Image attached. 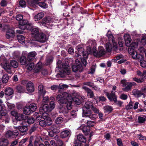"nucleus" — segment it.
Wrapping results in <instances>:
<instances>
[{
    "label": "nucleus",
    "instance_id": "1",
    "mask_svg": "<svg viewBox=\"0 0 146 146\" xmlns=\"http://www.w3.org/2000/svg\"><path fill=\"white\" fill-rule=\"evenodd\" d=\"M54 103L53 101H51L50 106L47 104H44L40 108L39 111L40 114H44L46 112H49L52 111L55 107Z\"/></svg>",
    "mask_w": 146,
    "mask_h": 146
},
{
    "label": "nucleus",
    "instance_id": "2",
    "mask_svg": "<svg viewBox=\"0 0 146 146\" xmlns=\"http://www.w3.org/2000/svg\"><path fill=\"white\" fill-rule=\"evenodd\" d=\"M70 95L67 92H64L62 94H58L57 96L56 99L58 101L62 104H66L68 100L71 97Z\"/></svg>",
    "mask_w": 146,
    "mask_h": 146
},
{
    "label": "nucleus",
    "instance_id": "3",
    "mask_svg": "<svg viewBox=\"0 0 146 146\" xmlns=\"http://www.w3.org/2000/svg\"><path fill=\"white\" fill-rule=\"evenodd\" d=\"M32 25V23H29L27 19H23L19 21V27L23 30H25L26 29L30 30L31 27Z\"/></svg>",
    "mask_w": 146,
    "mask_h": 146
},
{
    "label": "nucleus",
    "instance_id": "4",
    "mask_svg": "<svg viewBox=\"0 0 146 146\" xmlns=\"http://www.w3.org/2000/svg\"><path fill=\"white\" fill-rule=\"evenodd\" d=\"M83 111L82 115L83 117L88 118L92 120H94L96 118V115L92 114L91 111H87L85 108H83Z\"/></svg>",
    "mask_w": 146,
    "mask_h": 146
},
{
    "label": "nucleus",
    "instance_id": "5",
    "mask_svg": "<svg viewBox=\"0 0 146 146\" xmlns=\"http://www.w3.org/2000/svg\"><path fill=\"white\" fill-rule=\"evenodd\" d=\"M128 50L129 54L133 59L136 58L140 60L142 58H144L141 55L137 54V52L131 48H129Z\"/></svg>",
    "mask_w": 146,
    "mask_h": 146
},
{
    "label": "nucleus",
    "instance_id": "6",
    "mask_svg": "<svg viewBox=\"0 0 146 146\" xmlns=\"http://www.w3.org/2000/svg\"><path fill=\"white\" fill-rule=\"evenodd\" d=\"M83 108H85V110L91 109L95 113L99 112V110L96 108L94 107L92 103L90 101L87 102L85 103L84 107Z\"/></svg>",
    "mask_w": 146,
    "mask_h": 146
},
{
    "label": "nucleus",
    "instance_id": "7",
    "mask_svg": "<svg viewBox=\"0 0 146 146\" xmlns=\"http://www.w3.org/2000/svg\"><path fill=\"white\" fill-rule=\"evenodd\" d=\"M19 134L17 131H14L10 130L7 131L5 133V137L8 139H13L15 138Z\"/></svg>",
    "mask_w": 146,
    "mask_h": 146
},
{
    "label": "nucleus",
    "instance_id": "8",
    "mask_svg": "<svg viewBox=\"0 0 146 146\" xmlns=\"http://www.w3.org/2000/svg\"><path fill=\"white\" fill-rule=\"evenodd\" d=\"M60 68V71L63 74H66L67 75L70 74V67L69 66L64 64L60 65L59 66Z\"/></svg>",
    "mask_w": 146,
    "mask_h": 146
},
{
    "label": "nucleus",
    "instance_id": "9",
    "mask_svg": "<svg viewBox=\"0 0 146 146\" xmlns=\"http://www.w3.org/2000/svg\"><path fill=\"white\" fill-rule=\"evenodd\" d=\"M2 68H3L8 73L12 74L14 73L12 70V68L9 66V64L7 63H2L1 64Z\"/></svg>",
    "mask_w": 146,
    "mask_h": 146
},
{
    "label": "nucleus",
    "instance_id": "10",
    "mask_svg": "<svg viewBox=\"0 0 146 146\" xmlns=\"http://www.w3.org/2000/svg\"><path fill=\"white\" fill-rule=\"evenodd\" d=\"M63 126V125L62 124L53 125L50 127V130L53 131L55 133H58L60 131V129L62 128Z\"/></svg>",
    "mask_w": 146,
    "mask_h": 146
},
{
    "label": "nucleus",
    "instance_id": "11",
    "mask_svg": "<svg viewBox=\"0 0 146 146\" xmlns=\"http://www.w3.org/2000/svg\"><path fill=\"white\" fill-rule=\"evenodd\" d=\"M136 85V83L134 82H127L126 86H124L125 87L122 88V90L125 92H128L131 90L132 86H135Z\"/></svg>",
    "mask_w": 146,
    "mask_h": 146
},
{
    "label": "nucleus",
    "instance_id": "12",
    "mask_svg": "<svg viewBox=\"0 0 146 146\" xmlns=\"http://www.w3.org/2000/svg\"><path fill=\"white\" fill-rule=\"evenodd\" d=\"M36 39V40L42 43L44 42L47 40L46 35L43 33H40Z\"/></svg>",
    "mask_w": 146,
    "mask_h": 146
},
{
    "label": "nucleus",
    "instance_id": "13",
    "mask_svg": "<svg viewBox=\"0 0 146 146\" xmlns=\"http://www.w3.org/2000/svg\"><path fill=\"white\" fill-rule=\"evenodd\" d=\"M107 36L109 39V42H111L113 45V48L115 49H117V46L116 43L115 42L114 38L111 34H109L108 33H107Z\"/></svg>",
    "mask_w": 146,
    "mask_h": 146
},
{
    "label": "nucleus",
    "instance_id": "14",
    "mask_svg": "<svg viewBox=\"0 0 146 146\" xmlns=\"http://www.w3.org/2000/svg\"><path fill=\"white\" fill-rule=\"evenodd\" d=\"M124 38L126 46L130 48L132 43L130 35L127 34H125L124 36Z\"/></svg>",
    "mask_w": 146,
    "mask_h": 146
},
{
    "label": "nucleus",
    "instance_id": "15",
    "mask_svg": "<svg viewBox=\"0 0 146 146\" xmlns=\"http://www.w3.org/2000/svg\"><path fill=\"white\" fill-rule=\"evenodd\" d=\"M76 48L80 55H82L83 57L85 58L88 57V53H87L86 51L84 50V49L82 47L78 46L76 47Z\"/></svg>",
    "mask_w": 146,
    "mask_h": 146
},
{
    "label": "nucleus",
    "instance_id": "16",
    "mask_svg": "<svg viewBox=\"0 0 146 146\" xmlns=\"http://www.w3.org/2000/svg\"><path fill=\"white\" fill-rule=\"evenodd\" d=\"M106 95L107 96L108 98L111 101H114L115 98H116L117 97L115 95V92L112 91L111 93H109L106 91H104Z\"/></svg>",
    "mask_w": 146,
    "mask_h": 146
},
{
    "label": "nucleus",
    "instance_id": "17",
    "mask_svg": "<svg viewBox=\"0 0 146 146\" xmlns=\"http://www.w3.org/2000/svg\"><path fill=\"white\" fill-rule=\"evenodd\" d=\"M76 62H78V64H76L75 65H74L72 66V70L74 72H76L78 70L80 71V69L82 67L81 64L80 62L78 60H76Z\"/></svg>",
    "mask_w": 146,
    "mask_h": 146
},
{
    "label": "nucleus",
    "instance_id": "18",
    "mask_svg": "<svg viewBox=\"0 0 146 146\" xmlns=\"http://www.w3.org/2000/svg\"><path fill=\"white\" fill-rule=\"evenodd\" d=\"M27 90L29 92H33L34 91V85L32 82H28L27 86Z\"/></svg>",
    "mask_w": 146,
    "mask_h": 146
},
{
    "label": "nucleus",
    "instance_id": "19",
    "mask_svg": "<svg viewBox=\"0 0 146 146\" xmlns=\"http://www.w3.org/2000/svg\"><path fill=\"white\" fill-rule=\"evenodd\" d=\"M83 89H84L87 93L88 96H89L90 98H92L94 96L93 92L92 90L86 86H83L82 87Z\"/></svg>",
    "mask_w": 146,
    "mask_h": 146
},
{
    "label": "nucleus",
    "instance_id": "20",
    "mask_svg": "<svg viewBox=\"0 0 146 146\" xmlns=\"http://www.w3.org/2000/svg\"><path fill=\"white\" fill-rule=\"evenodd\" d=\"M36 53L35 52H31L29 53L28 54L27 60L29 61L33 60L35 58Z\"/></svg>",
    "mask_w": 146,
    "mask_h": 146
},
{
    "label": "nucleus",
    "instance_id": "21",
    "mask_svg": "<svg viewBox=\"0 0 146 146\" xmlns=\"http://www.w3.org/2000/svg\"><path fill=\"white\" fill-rule=\"evenodd\" d=\"M80 128L82 130L83 132L85 135H88L90 131V128L89 127L82 125L80 127Z\"/></svg>",
    "mask_w": 146,
    "mask_h": 146
},
{
    "label": "nucleus",
    "instance_id": "22",
    "mask_svg": "<svg viewBox=\"0 0 146 146\" xmlns=\"http://www.w3.org/2000/svg\"><path fill=\"white\" fill-rule=\"evenodd\" d=\"M20 62L22 65H25L26 66L29 64L27 61L26 57L23 55L21 56L20 58Z\"/></svg>",
    "mask_w": 146,
    "mask_h": 146
},
{
    "label": "nucleus",
    "instance_id": "23",
    "mask_svg": "<svg viewBox=\"0 0 146 146\" xmlns=\"http://www.w3.org/2000/svg\"><path fill=\"white\" fill-rule=\"evenodd\" d=\"M38 93L40 96H44L46 93L45 90L44 89L43 86L42 85L39 86L38 88Z\"/></svg>",
    "mask_w": 146,
    "mask_h": 146
},
{
    "label": "nucleus",
    "instance_id": "24",
    "mask_svg": "<svg viewBox=\"0 0 146 146\" xmlns=\"http://www.w3.org/2000/svg\"><path fill=\"white\" fill-rule=\"evenodd\" d=\"M9 144V141L8 139L4 138L1 137L0 139V145L2 146H7Z\"/></svg>",
    "mask_w": 146,
    "mask_h": 146
},
{
    "label": "nucleus",
    "instance_id": "25",
    "mask_svg": "<svg viewBox=\"0 0 146 146\" xmlns=\"http://www.w3.org/2000/svg\"><path fill=\"white\" fill-rule=\"evenodd\" d=\"M70 133L68 130H65L62 131L60 134V137L62 138H65L70 136Z\"/></svg>",
    "mask_w": 146,
    "mask_h": 146
},
{
    "label": "nucleus",
    "instance_id": "26",
    "mask_svg": "<svg viewBox=\"0 0 146 146\" xmlns=\"http://www.w3.org/2000/svg\"><path fill=\"white\" fill-rule=\"evenodd\" d=\"M4 92L5 95L8 96L12 95L14 93L13 89L10 87H8L5 89Z\"/></svg>",
    "mask_w": 146,
    "mask_h": 146
},
{
    "label": "nucleus",
    "instance_id": "27",
    "mask_svg": "<svg viewBox=\"0 0 146 146\" xmlns=\"http://www.w3.org/2000/svg\"><path fill=\"white\" fill-rule=\"evenodd\" d=\"M72 97H70V98L68 100L66 104V107L67 109L68 110H70L72 108Z\"/></svg>",
    "mask_w": 146,
    "mask_h": 146
},
{
    "label": "nucleus",
    "instance_id": "28",
    "mask_svg": "<svg viewBox=\"0 0 146 146\" xmlns=\"http://www.w3.org/2000/svg\"><path fill=\"white\" fill-rule=\"evenodd\" d=\"M39 33L38 29L36 28L33 29L31 32V34L32 36L35 37V38Z\"/></svg>",
    "mask_w": 146,
    "mask_h": 146
},
{
    "label": "nucleus",
    "instance_id": "29",
    "mask_svg": "<svg viewBox=\"0 0 146 146\" xmlns=\"http://www.w3.org/2000/svg\"><path fill=\"white\" fill-rule=\"evenodd\" d=\"M44 14L43 13H39L34 17V19L35 21L39 20L44 17Z\"/></svg>",
    "mask_w": 146,
    "mask_h": 146
},
{
    "label": "nucleus",
    "instance_id": "30",
    "mask_svg": "<svg viewBox=\"0 0 146 146\" xmlns=\"http://www.w3.org/2000/svg\"><path fill=\"white\" fill-rule=\"evenodd\" d=\"M18 129L21 133H25L28 130L27 127L26 126H20L18 127Z\"/></svg>",
    "mask_w": 146,
    "mask_h": 146
},
{
    "label": "nucleus",
    "instance_id": "31",
    "mask_svg": "<svg viewBox=\"0 0 146 146\" xmlns=\"http://www.w3.org/2000/svg\"><path fill=\"white\" fill-rule=\"evenodd\" d=\"M110 42L107 43L106 44V47L107 50L108 52H110L111 50L113 49L114 50H115L117 49H115L114 48H113V46L112 47Z\"/></svg>",
    "mask_w": 146,
    "mask_h": 146
},
{
    "label": "nucleus",
    "instance_id": "32",
    "mask_svg": "<svg viewBox=\"0 0 146 146\" xmlns=\"http://www.w3.org/2000/svg\"><path fill=\"white\" fill-rule=\"evenodd\" d=\"M133 94L135 96L139 97L143 95L141 91H139L136 89H134L132 91Z\"/></svg>",
    "mask_w": 146,
    "mask_h": 146
},
{
    "label": "nucleus",
    "instance_id": "33",
    "mask_svg": "<svg viewBox=\"0 0 146 146\" xmlns=\"http://www.w3.org/2000/svg\"><path fill=\"white\" fill-rule=\"evenodd\" d=\"M104 111L106 113H110L113 110L112 107L111 106H107L104 108Z\"/></svg>",
    "mask_w": 146,
    "mask_h": 146
},
{
    "label": "nucleus",
    "instance_id": "34",
    "mask_svg": "<svg viewBox=\"0 0 146 146\" xmlns=\"http://www.w3.org/2000/svg\"><path fill=\"white\" fill-rule=\"evenodd\" d=\"M17 39L18 41L21 44L24 43L25 41V37L21 35H19L17 36Z\"/></svg>",
    "mask_w": 146,
    "mask_h": 146
},
{
    "label": "nucleus",
    "instance_id": "35",
    "mask_svg": "<svg viewBox=\"0 0 146 146\" xmlns=\"http://www.w3.org/2000/svg\"><path fill=\"white\" fill-rule=\"evenodd\" d=\"M39 123L41 126L42 127H44L46 125H50L51 123H52L50 122L49 123L48 122L46 121L45 120H42L40 121Z\"/></svg>",
    "mask_w": 146,
    "mask_h": 146
},
{
    "label": "nucleus",
    "instance_id": "36",
    "mask_svg": "<svg viewBox=\"0 0 146 146\" xmlns=\"http://www.w3.org/2000/svg\"><path fill=\"white\" fill-rule=\"evenodd\" d=\"M10 64L11 67L15 68H17L18 66V63L15 60H11Z\"/></svg>",
    "mask_w": 146,
    "mask_h": 146
},
{
    "label": "nucleus",
    "instance_id": "37",
    "mask_svg": "<svg viewBox=\"0 0 146 146\" xmlns=\"http://www.w3.org/2000/svg\"><path fill=\"white\" fill-rule=\"evenodd\" d=\"M16 119L18 121H20L22 120L26 119V116L23 114H19L17 115L16 117Z\"/></svg>",
    "mask_w": 146,
    "mask_h": 146
},
{
    "label": "nucleus",
    "instance_id": "38",
    "mask_svg": "<svg viewBox=\"0 0 146 146\" xmlns=\"http://www.w3.org/2000/svg\"><path fill=\"white\" fill-rule=\"evenodd\" d=\"M16 89L17 91L19 93L23 92L25 90V88L20 85H18L16 87Z\"/></svg>",
    "mask_w": 146,
    "mask_h": 146
},
{
    "label": "nucleus",
    "instance_id": "39",
    "mask_svg": "<svg viewBox=\"0 0 146 146\" xmlns=\"http://www.w3.org/2000/svg\"><path fill=\"white\" fill-rule=\"evenodd\" d=\"M9 79V77L7 74H4L2 77V82L3 83H6L7 82Z\"/></svg>",
    "mask_w": 146,
    "mask_h": 146
},
{
    "label": "nucleus",
    "instance_id": "40",
    "mask_svg": "<svg viewBox=\"0 0 146 146\" xmlns=\"http://www.w3.org/2000/svg\"><path fill=\"white\" fill-rule=\"evenodd\" d=\"M24 113L26 115H29L32 112L29 106H26L24 108L23 110Z\"/></svg>",
    "mask_w": 146,
    "mask_h": 146
},
{
    "label": "nucleus",
    "instance_id": "41",
    "mask_svg": "<svg viewBox=\"0 0 146 146\" xmlns=\"http://www.w3.org/2000/svg\"><path fill=\"white\" fill-rule=\"evenodd\" d=\"M138 122L139 123H144L146 120V117L145 116H139L138 117Z\"/></svg>",
    "mask_w": 146,
    "mask_h": 146
},
{
    "label": "nucleus",
    "instance_id": "42",
    "mask_svg": "<svg viewBox=\"0 0 146 146\" xmlns=\"http://www.w3.org/2000/svg\"><path fill=\"white\" fill-rule=\"evenodd\" d=\"M77 138L78 141H79L84 142L86 141V139L85 137L83 136L81 134H79L77 135Z\"/></svg>",
    "mask_w": 146,
    "mask_h": 146
},
{
    "label": "nucleus",
    "instance_id": "43",
    "mask_svg": "<svg viewBox=\"0 0 146 146\" xmlns=\"http://www.w3.org/2000/svg\"><path fill=\"white\" fill-rule=\"evenodd\" d=\"M29 106L32 112L35 111L37 108L36 104L34 103L31 104L30 106Z\"/></svg>",
    "mask_w": 146,
    "mask_h": 146
},
{
    "label": "nucleus",
    "instance_id": "44",
    "mask_svg": "<svg viewBox=\"0 0 146 146\" xmlns=\"http://www.w3.org/2000/svg\"><path fill=\"white\" fill-rule=\"evenodd\" d=\"M42 68V65L40 63H38L36 65L35 68V71L36 72H38Z\"/></svg>",
    "mask_w": 146,
    "mask_h": 146
},
{
    "label": "nucleus",
    "instance_id": "45",
    "mask_svg": "<svg viewBox=\"0 0 146 146\" xmlns=\"http://www.w3.org/2000/svg\"><path fill=\"white\" fill-rule=\"evenodd\" d=\"M115 104L119 106V107H121L122 106L123 102L120 101H117L116 98H115L114 99L113 101Z\"/></svg>",
    "mask_w": 146,
    "mask_h": 146
},
{
    "label": "nucleus",
    "instance_id": "46",
    "mask_svg": "<svg viewBox=\"0 0 146 146\" xmlns=\"http://www.w3.org/2000/svg\"><path fill=\"white\" fill-rule=\"evenodd\" d=\"M140 63L142 67L145 68L146 67V61L144 60V58H142L140 60Z\"/></svg>",
    "mask_w": 146,
    "mask_h": 146
},
{
    "label": "nucleus",
    "instance_id": "47",
    "mask_svg": "<svg viewBox=\"0 0 146 146\" xmlns=\"http://www.w3.org/2000/svg\"><path fill=\"white\" fill-rule=\"evenodd\" d=\"M63 118L61 117H58L55 120V123L56 124L61 123L63 122Z\"/></svg>",
    "mask_w": 146,
    "mask_h": 146
},
{
    "label": "nucleus",
    "instance_id": "48",
    "mask_svg": "<svg viewBox=\"0 0 146 146\" xmlns=\"http://www.w3.org/2000/svg\"><path fill=\"white\" fill-rule=\"evenodd\" d=\"M45 113H44V114H42V117L43 119L44 120H45L47 122H48V121H49L50 122V123H52V120L48 116L46 115H45Z\"/></svg>",
    "mask_w": 146,
    "mask_h": 146
},
{
    "label": "nucleus",
    "instance_id": "49",
    "mask_svg": "<svg viewBox=\"0 0 146 146\" xmlns=\"http://www.w3.org/2000/svg\"><path fill=\"white\" fill-rule=\"evenodd\" d=\"M83 84L88 86L92 88L94 87V84L93 82H84L83 83Z\"/></svg>",
    "mask_w": 146,
    "mask_h": 146
},
{
    "label": "nucleus",
    "instance_id": "50",
    "mask_svg": "<svg viewBox=\"0 0 146 146\" xmlns=\"http://www.w3.org/2000/svg\"><path fill=\"white\" fill-rule=\"evenodd\" d=\"M123 56L121 54H118L115 56V59L113 60L114 62H116L117 60L120 59L121 58H123Z\"/></svg>",
    "mask_w": 146,
    "mask_h": 146
},
{
    "label": "nucleus",
    "instance_id": "51",
    "mask_svg": "<svg viewBox=\"0 0 146 146\" xmlns=\"http://www.w3.org/2000/svg\"><path fill=\"white\" fill-rule=\"evenodd\" d=\"M19 4L20 6L22 7H25L26 6V2L24 0H20L19 2Z\"/></svg>",
    "mask_w": 146,
    "mask_h": 146
},
{
    "label": "nucleus",
    "instance_id": "52",
    "mask_svg": "<svg viewBox=\"0 0 146 146\" xmlns=\"http://www.w3.org/2000/svg\"><path fill=\"white\" fill-rule=\"evenodd\" d=\"M133 108V103L131 101L130 102L126 107V108L127 110L132 109Z\"/></svg>",
    "mask_w": 146,
    "mask_h": 146
},
{
    "label": "nucleus",
    "instance_id": "53",
    "mask_svg": "<svg viewBox=\"0 0 146 146\" xmlns=\"http://www.w3.org/2000/svg\"><path fill=\"white\" fill-rule=\"evenodd\" d=\"M87 124L88 127L93 126L96 124L94 121L88 120L87 122Z\"/></svg>",
    "mask_w": 146,
    "mask_h": 146
},
{
    "label": "nucleus",
    "instance_id": "54",
    "mask_svg": "<svg viewBox=\"0 0 146 146\" xmlns=\"http://www.w3.org/2000/svg\"><path fill=\"white\" fill-rule=\"evenodd\" d=\"M75 102V104L77 105H79L81 103V101L79 98H72V102Z\"/></svg>",
    "mask_w": 146,
    "mask_h": 146
},
{
    "label": "nucleus",
    "instance_id": "55",
    "mask_svg": "<svg viewBox=\"0 0 146 146\" xmlns=\"http://www.w3.org/2000/svg\"><path fill=\"white\" fill-rule=\"evenodd\" d=\"M106 52L102 48L98 52L99 57L102 56L103 55L105 54Z\"/></svg>",
    "mask_w": 146,
    "mask_h": 146
},
{
    "label": "nucleus",
    "instance_id": "56",
    "mask_svg": "<svg viewBox=\"0 0 146 146\" xmlns=\"http://www.w3.org/2000/svg\"><path fill=\"white\" fill-rule=\"evenodd\" d=\"M141 42L143 45H144L146 44V35H145L143 36Z\"/></svg>",
    "mask_w": 146,
    "mask_h": 146
},
{
    "label": "nucleus",
    "instance_id": "57",
    "mask_svg": "<svg viewBox=\"0 0 146 146\" xmlns=\"http://www.w3.org/2000/svg\"><path fill=\"white\" fill-rule=\"evenodd\" d=\"M68 87V86L65 84H60L58 86V88L60 89L67 88Z\"/></svg>",
    "mask_w": 146,
    "mask_h": 146
},
{
    "label": "nucleus",
    "instance_id": "58",
    "mask_svg": "<svg viewBox=\"0 0 146 146\" xmlns=\"http://www.w3.org/2000/svg\"><path fill=\"white\" fill-rule=\"evenodd\" d=\"M7 59L5 56L3 55H1L0 57V62H1V64L2 63H6Z\"/></svg>",
    "mask_w": 146,
    "mask_h": 146
},
{
    "label": "nucleus",
    "instance_id": "59",
    "mask_svg": "<svg viewBox=\"0 0 146 146\" xmlns=\"http://www.w3.org/2000/svg\"><path fill=\"white\" fill-rule=\"evenodd\" d=\"M35 121V119L33 117H29L27 120V122L29 124L33 123Z\"/></svg>",
    "mask_w": 146,
    "mask_h": 146
},
{
    "label": "nucleus",
    "instance_id": "60",
    "mask_svg": "<svg viewBox=\"0 0 146 146\" xmlns=\"http://www.w3.org/2000/svg\"><path fill=\"white\" fill-rule=\"evenodd\" d=\"M88 43L89 44V46H92V45L95 46L96 45V43L95 40H90L88 42Z\"/></svg>",
    "mask_w": 146,
    "mask_h": 146
},
{
    "label": "nucleus",
    "instance_id": "61",
    "mask_svg": "<svg viewBox=\"0 0 146 146\" xmlns=\"http://www.w3.org/2000/svg\"><path fill=\"white\" fill-rule=\"evenodd\" d=\"M7 105L8 108L10 110L13 109L15 108V106L14 104L8 102L7 103Z\"/></svg>",
    "mask_w": 146,
    "mask_h": 146
},
{
    "label": "nucleus",
    "instance_id": "62",
    "mask_svg": "<svg viewBox=\"0 0 146 146\" xmlns=\"http://www.w3.org/2000/svg\"><path fill=\"white\" fill-rule=\"evenodd\" d=\"M28 66V67L27 68L28 70H31L34 68V63H31L29 64H29L27 66Z\"/></svg>",
    "mask_w": 146,
    "mask_h": 146
},
{
    "label": "nucleus",
    "instance_id": "63",
    "mask_svg": "<svg viewBox=\"0 0 146 146\" xmlns=\"http://www.w3.org/2000/svg\"><path fill=\"white\" fill-rule=\"evenodd\" d=\"M16 19L19 21H21V20H22L23 19V16L21 14H18L16 16Z\"/></svg>",
    "mask_w": 146,
    "mask_h": 146
},
{
    "label": "nucleus",
    "instance_id": "64",
    "mask_svg": "<svg viewBox=\"0 0 146 146\" xmlns=\"http://www.w3.org/2000/svg\"><path fill=\"white\" fill-rule=\"evenodd\" d=\"M127 96L124 94H122L120 96V98L123 100H125L127 98Z\"/></svg>",
    "mask_w": 146,
    "mask_h": 146
}]
</instances>
